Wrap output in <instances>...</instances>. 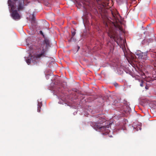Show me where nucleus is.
I'll return each mask as SVG.
<instances>
[{"mask_svg":"<svg viewBox=\"0 0 156 156\" xmlns=\"http://www.w3.org/2000/svg\"><path fill=\"white\" fill-rule=\"evenodd\" d=\"M140 86L142 87L143 86V81H141V83L140 84Z\"/></svg>","mask_w":156,"mask_h":156,"instance_id":"1a4fd4ad","label":"nucleus"},{"mask_svg":"<svg viewBox=\"0 0 156 156\" xmlns=\"http://www.w3.org/2000/svg\"><path fill=\"white\" fill-rule=\"evenodd\" d=\"M26 62L28 65H29L31 62V60L30 59H26Z\"/></svg>","mask_w":156,"mask_h":156,"instance_id":"0eeeda50","label":"nucleus"},{"mask_svg":"<svg viewBox=\"0 0 156 156\" xmlns=\"http://www.w3.org/2000/svg\"><path fill=\"white\" fill-rule=\"evenodd\" d=\"M40 32L41 34H43V33H42V31L41 30Z\"/></svg>","mask_w":156,"mask_h":156,"instance_id":"9d476101","label":"nucleus"},{"mask_svg":"<svg viewBox=\"0 0 156 156\" xmlns=\"http://www.w3.org/2000/svg\"><path fill=\"white\" fill-rule=\"evenodd\" d=\"M99 119L97 122L92 123L91 124L92 126L96 130L102 132L104 135L108 134L110 132V124L107 125L106 126H103L102 124L106 122V119L102 117L99 118Z\"/></svg>","mask_w":156,"mask_h":156,"instance_id":"f03ea898","label":"nucleus"},{"mask_svg":"<svg viewBox=\"0 0 156 156\" xmlns=\"http://www.w3.org/2000/svg\"><path fill=\"white\" fill-rule=\"evenodd\" d=\"M17 0H9L8 4L9 9L12 17L14 20H18L21 18V16L18 13L17 11L22 9L24 5V0H20L17 3V8L16 7V1Z\"/></svg>","mask_w":156,"mask_h":156,"instance_id":"f257e3e1","label":"nucleus"},{"mask_svg":"<svg viewBox=\"0 0 156 156\" xmlns=\"http://www.w3.org/2000/svg\"><path fill=\"white\" fill-rule=\"evenodd\" d=\"M145 88H146V89H148V88H147V87H145Z\"/></svg>","mask_w":156,"mask_h":156,"instance_id":"f8f14e48","label":"nucleus"},{"mask_svg":"<svg viewBox=\"0 0 156 156\" xmlns=\"http://www.w3.org/2000/svg\"><path fill=\"white\" fill-rule=\"evenodd\" d=\"M105 26H107V27H108V25H107V23H106V24H105Z\"/></svg>","mask_w":156,"mask_h":156,"instance_id":"9b49d317","label":"nucleus"},{"mask_svg":"<svg viewBox=\"0 0 156 156\" xmlns=\"http://www.w3.org/2000/svg\"><path fill=\"white\" fill-rule=\"evenodd\" d=\"M108 36L111 38L113 39L115 41L117 42V41L120 39V37L115 31L112 29H109L108 33Z\"/></svg>","mask_w":156,"mask_h":156,"instance_id":"20e7f679","label":"nucleus"},{"mask_svg":"<svg viewBox=\"0 0 156 156\" xmlns=\"http://www.w3.org/2000/svg\"><path fill=\"white\" fill-rule=\"evenodd\" d=\"M42 103L41 102H38V104L37 105V112H40L41 110L40 109L42 106Z\"/></svg>","mask_w":156,"mask_h":156,"instance_id":"39448f33","label":"nucleus"},{"mask_svg":"<svg viewBox=\"0 0 156 156\" xmlns=\"http://www.w3.org/2000/svg\"><path fill=\"white\" fill-rule=\"evenodd\" d=\"M147 54L146 53H142V57H141L142 58L144 59H146V58L147 57Z\"/></svg>","mask_w":156,"mask_h":156,"instance_id":"423d86ee","label":"nucleus"},{"mask_svg":"<svg viewBox=\"0 0 156 156\" xmlns=\"http://www.w3.org/2000/svg\"><path fill=\"white\" fill-rule=\"evenodd\" d=\"M76 32L75 30H74V31H72V36H74L76 34Z\"/></svg>","mask_w":156,"mask_h":156,"instance_id":"6e6552de","label":"nucleus"},{"mask_svg":"<svg viewBox=\"0 0 156 156\" xmlns=\"http://www.w3.org/2000/svg\"><path fill=\"white\" fill-rule=\"evenodd\" d=\"M78 49H79L80 48V47L79 46L78 47Z\"/></svg>","mask_w":156,"mask_h":156,"instance_id":"ddd939ff","label":"nucleus"},{"mask_svg":"<svg viewBox=\"0 0 156 156\" xmlns=\"http://www.w3.org/2000/svg\"><path fill=\"white\" fill-rule=\"evenodd\" d=\"M44 45H41L40 47L37 49L36 53L34 55V58L37 59L44 56L45 50L44 48Z\"/></svg>","mask_w":156,"mask_h":156,"instance_id":"7ed1b4c3","label":"nucleus"}]
</instances>
